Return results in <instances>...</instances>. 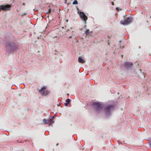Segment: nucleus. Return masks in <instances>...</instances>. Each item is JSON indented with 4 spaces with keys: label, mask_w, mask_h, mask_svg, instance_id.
<instances>
[{
    "label": "nucleus",
    "mask_w": 151,
    "mask_h": 151,
    "mask_svg": "<svg viewBox=\"0 0 151 151\" xmlns=\"http://www.w3.org/2000/svg\"><path fill=\"white\" fill-rule=\"evenodd\" d=\"M78 1L76 0H75L73 2V4H74H74H78Z\"/></svg>",
    "instance_id": "nucleus-12"
},
{
    "label": "nucleus",
    "mask_w": 151,
    "mask_h": 151,
    "mask_svg": "<svg viewBox=\"0 0 151 151\" xmlns=\"http://www.w3.org/2000/svg\"><path fill=\"white\" fill-rule=\"evenodd\" d=\"M119 42H121V40H120L119 41Z\"/></svg>",
    "instance_id": "nucleus-17"
},
{
    "label": "nucleus",
    "mask_w": 151,
    "mask_h": 151,
    "mask_svg": "<svg viewBox=\"0 0 151 151\" xmlns=\"http://www.w3.org/2000/svg\"><path fill=\"white\" fill-rule=\"evenodd\" d=\"M43 122L45 124H48L49 125H50V120L49 119L47 120L45 119H44L43 120Z\"/></svg>",
    "instance_id": "nucleus-9"
},
{
    "label": "nucleus",
    "mask_w": 151,
    "mask_h": 151,
    "mask_svg": "<svg viewBox=\"0 0 151 151\" xmlns=\"http://www.w3.org/2000/svg\"><path fill=\"white\" fill-rule=\"evenodd\" d=\"M78 61L80 63H84L85 62V60L82 59L81 57H79Z\"/></svg>",
    "instance_id": "nucleus-8"
},
{
    "label": "nucleus",
    "mask_w": 151,
    "mask_h": 151,
    "mask_svg": "<svg viewBox=\"0 0 151 151\" xmlns=\"http://www.w3.org/2000/svg\"><path fill=\"white\" fill-rule=\"evenodd\" d=\"M39 93L43 96H45L49 93V91L46 90V87L43 86L39 90Z\"/></svg>",
    "instance_id": "nucleus-3"
},
{
    "label": "nucleus",
    "mask_w": 151,
    "mask_h": 151,
    "mask_svg": "<svg viewBox=\"0 0 151 151\" xmlns=\"http://www.w3.org/2000/svg\"><path fill=\"white\" fill-rule=\"evenodd\" d=\"M78 13L82 19L85 21L86 23V21L87 20L88 18L85 14L83 12L80 11L79 10L78 11Z\"/></svg>",
    "instance_id": "nucleus-5"
},
{
    "label": "nucleus",
    "mask_w": 151,
    "mask_h": 151,
    "mask_svg": "<svg viewBox=\"0 0 151 151\" xmlns=\"http://www.w3.org/2000/svg\"><path fill=\"white\" fill-rule=\"evenodd\" d=\"M72 37V36H70V37H69V38H71Z\"/></svg>",
    "instance_id": "nucleus-16"
},
{
    "label": "nucleus",
    "mask_w": 151,
    "mask_h": 151,
    "mask_svg": "<svg viewBox=\"0 0 151 151\" xmlns=\"http://www.w3.org/2000/svg\"><path fill=\"white\" fill-rule=\"evenodd\" d=\"M51 12V9H50L46 13L47 14H49Z\"/></svg>",
    "instance_id": "nucleus-14"
},
{
    "label": "nucleus",
    "mask_w": 151,
    "mask_h": 151,
    "mask_svg": "<svg viewBox=\"0 0 151 151\" xmlns=\"http://www.w3.org/2000/svg\"><path fill=\"white\" fill-rule=\"evenodd\" d=\"M132 18L131 17H128L124 20L121 21L120 23L121 24L123 25H128L130 24Z\"/></svg>",
    "instance_id": "nucleus-6"
},
{
    "label": "nucleus",
    "mask_w": 151,
    "mask_h": 151,
    "mask_svg": "<svg viewBox=\"0 0 151 151\" xmlns=\"http://www.w3.org/2000/svg\"><path fill=\"white\" fill-rule=\"evenodd\" d=\"M93 106H94L96 111L97 112L101 111L102 107L101 104L99 102H94L93 104Z\"/></svg>",
    "instance_id": "nucleus-2"
},
{
    "label": "nucleus",
    "mask_w": 151,
    "mask_h": 151,
    "mask_svg": "<svg viewBox=\"0 0 151 151\" xmlns=\"http://www.w3.org/2000/svg\"><path fill=\"white\" fill-rule=\"evenodd\" d=\"M132 63L131 62H126L124 63V66L125 67L127 68H129L132 67Z\"/></svg>",
    "instance_id": "nucleus-7"
},
{
    "label": "nucleus",
    "mask_w": 151,
    "mask_h": 151,
    "mask_svg": "<svg viewBox=\"0 0 151 151\" xmlns=\"http://www.w3.org/2000/svg\"><path fill=\"white\" fill-rule=\"evenodd\" d=\"M50 120V121H51L52 122V123H53L54 122V117H52V118H50V119H49Z\"/></svg>",
    "instance_id": "nucleus-11"
},
{
    "label": "nucleus",
    "mask_w": 151,
    "mask_h": 151,
    "mask_svg": "<svg viewBox=\"0 0 151 151\" xmlns=\"http://www.w3.org/2000/svg\"><path fill=\"white\" fill-rule=\"evenodd\" d=\"M65 101L66 103L64 104V105L65 106H67L70 103V100L69 99H66Z\"/></svg>",
    "instance_id": "nucleus-10"
},
{
    "label": "nucleus",
    "mask_w": 151,
    "mask_h": 151,
    "mask_svg": "<svg viewBox=\"0 0 151 151\" xmlns=\"http://www.w3.org/2000/svg\"><path fill=\"white\" fill-rule=\"evenodd\" d=\"M114 106L113 105H110L105 108V113L106 115H109L111 111L114 109Z\"/></svg>",
    "instance_id": "nucleus-1"
},
{
    "label": "nucleus",
    "mask_w": 151,
    "mask_h": 151,
    "mask_svg": "<svg viewBox=\"0 0 151 151\" xmlns=\"http://www.w3.org/2000/svg\"><path fill=\"white\" fill-rule=\"evenodd\" d=\"M111 4L112 5H114V3L113 2L111 3Z\"/></svg>",
    "instance_id": "nucleus-15"
},
{
    "label": "nucleus",
    "mask_w": 151,
    "mask_h": 151,
    "mask_svg": "<svg viewBox=\"0 0 151 151\" xmlns=\"http://www.w3.org/2000/svg\"><path fill=\"white\" fill-rule=\"evenodd\" d=\"M89 30L87 29L85 32V33L86 34V35H88V34L89 33Z\"/></svg>",
    "instance_id": "nucleus-13"
},
{
    "label": "nucleus",
    "mask_w": 151,
    "mask_h": 151,
    "mask_svg": "<svg viewBox=\"0 0 151 151\" xmlns=\"http://www.w3.org/2000/svg\"><path fill=\"white\" fill-rule=\"evenodd\" d=\"M11 6L9 4L0 5V9L1 10L7 11L10 10Z\"/></svg>",
    "instance_id": "nucleus-4"
}]
</instances>
